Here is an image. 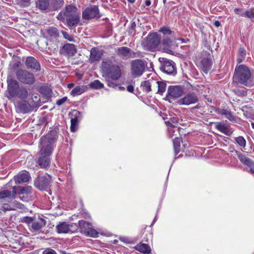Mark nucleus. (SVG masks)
Segmentation results:
<instances>
[{"mask_svg":"<svg viewBox=\"0 0 254 254\" xmlns=\"http://www.w3.org/2000/svg\"><path fill=\"white\" fill-rule=\"evenodd\" d=\"M56 138L50 135L43 136L40 141V151L38 157L35 160L36 166L41 168H47L50 164V156L52 153Z\"/></svg>","mask_w":254,"mask_h":254,"instance_id":"obj_1","label":"nucleus"},{"mask_svg":"<svg viewBox=\"0 0 254 254\" xmlns=\"http://www.w3.org/2000/svg\"><path fill=\"white\" fill-rule=\"evenodd\" d=\"M57 18L64 23L65 22L69 27H75L80 22V12L75 5H66L58 13Z\"/></svg>","mask_w":254,"mask_h":254,"instance_id":"obj_2","label":"nucleus"},{"mask_svg":"<svg viewBox=\"0 0 254 254\" xmlns=\"http://www.w3.org/2000/svg\"><path fill=\"white\" fill-rule=\"evenodd\" d=\"M233 80L248 87H251L254 84V77L249 68L244 64L236 67Z\"/></svg>","mask_w":254,"mask_h":254,"instance_id":"obj_3","label":"nucleus"},{"mask_svg":"<svg viewBox=\"0 0 254 254\" xmlns=\"http://www.w3.org/2000/svg\"><path fill=\"white\" fill-rule=\"evenodd\" d=\"M7 91L8 93L7 98L10 99L12 98H18L20 99H26L29 93L28 89L24 86H20L18 81L14 79H7Z\"/></svg>","mask_w":254,"mask_h":254,"instance_id":"obj_4","label":"nucleus"},{"mask_svg":"<svg viewBox=\"0 0 254 254\" xmlns=\"http://www.w3.org/2000/svg\"><path fill=\"white\" fill-rule=\"evenodd\" d=\"M102 66L107 72L108 78L117 80L121 77V69L118 65L111 64L110 61H104L102 63Z\"/></svg>","mask_w":254,"mask_h":254,"instance_id":"obj_5","label":"nucleus"},{"mask_svg":"<svg viewBox=\"0 0 254 254\" xmlns=\"http://www.w3.org/2000/svg\"><path fill=\"white\" fill-rule=\"evenodd\" d=\"M15 75L18 81L25 84L32 85L36 81L34 74L26 69H18Z\"/></svg>","mask_w":254,"mask_h":254,"instance_id":"obj_6","label":"nucleus"},{"mask_svg":"<svg viewBox=\"0 0 254 254\" xmlns=\"http://www.w3.org/2000/svg\"><path fill=\"white\" fill-rule=\"evenodd\" d=\"M130 71L134 77L141 76L145 71L146 62L142 60L136 59L130 62Z\"/></svg>","mask_w":254,"mask_h":254,"instance_id":"obj_7","label":"nucleus"},{"mask_svg":"<svg viewBox=\"0 0 254 254\" xmlns=\"http://www.w3.org/2000/svg\"><path fill=\"white\" fill-rule=\"evenodd\" d=\"M197 64L201 69L207 73L211 69L212 64L211 55L207 52H203L201 58L197 61Z\"/></svg>","mask_w":254,"mask_h":254,"instance_id":"obj_8","label":"nucleus"},{"mask_svg":"<svg viewBox=\"0 0 254 254\" xmlns=\"http://www.w3.org/2000/svg\"><path fill=\"white\" fill-rule=\"evenodd\" d=\"M79 228L81 232L84 233L86 236L91 237H97L98 233L92 228V225L84 220L78 221Z\"/></svg>","mask_w":254,"mask_h":254,"instance_id":"obj_9","label":"nucleus"},{"mask_svg":"<svg viewBox=\"0 0 254 254\" xmlns=\"http://www.w3.org/2000/svg\"><path fill=\"white\" fill-rule=\"evenodd\" d=\"M78 226L75 223L68 224L66 222H60L56 226V230L58 233H74L78 229Z\"/></svg>","mask_w":254,"mask_h":254,"instance_id":"obj_10","label":"nucleus"},{"mask_svg":"<svg viewBox=\"0 0 254 254\" xmlns=\"http://www.w3.org/2000/svg\"><path fill=\"white\" fill-rule=\"evenodd\" d=\"M51 181V176L47 174L44 176L37 178L34 181V185L38 189L44 190L49 187Z\"/></svg>","mask_w":254,"mask_h":254,"instance_id":"obj_11","label":"nucleus"},{"mask_svg":"<svg viewBox=\"0 0 254 254\" xmlns=\"http://www.w3.org/2000/svg\"><path fill=\"white\" fill-rule=\"evenodd\" d=\"M159 61L161 64V69L168 74H172L175 72L174 63L164 58H160Z\"/></svg>","mask_w":254,"mask_h":254,"instance_id":"obj_12","label":"nucleus"},{"mask_svg":"<svg viewBox=\"0 0 254 254\" xmlns=\"http://www.w3.org/2000/svg\"><path fill=\"white\" fill-rule=\"evenodd\" d=\"M100 17L99 10L96 5H92L82 12V18L84 19H90L92 18Z\"/></svg>","mask_w":254,"mask_h":254,"instance_id":"obj_13","label":"nucleus"},{"mask_svg":"<svg viewBox=\"0 0 254 254\" xmlns=\"http://www.w3.org/2000/svg\"><path fill=\"white\" fill-rule=\"evenodd\" d=\"M160 43V38L156 33L148 35L146 41V47L149 50L155 49Z\"/></svg>","mask_w":254,"mask_h":254,"instance_id":"obj_14","label":"nucleus"},{"mask_svg":"<svg viewBox=\"0 0 254 254\" xmlns=\"http://www.w3.org/2000/svg\"><path fill=\"white\" fill-rule=\"evenodd\" d=\"M198 101L197 96L194 93L189 92L185 95V96L180 99L178 103L180 105H190L194 104Z\"/></svg>","mask_w":254,"mask_h":254,"instance_id":"obj_15","label":"nucleus"},{"mask_svg":"<svg viewBox=\"0 0 254 254\" xmlns=\"http://www.w3.org/2000/svg\"><path fill=\"white\" fill-rule=\"evenodd\" d=\"M16 111L20 113H27L32 111V107L25 99H22L16 102L15 104Z\"/></svg>","mask_w":254,"mask_h":254,"instance_id":"obj_16","label":"nucleus"},{"mask_svg":"<svg viewBox=\"0 0 254 254\" xmlns=\"http://www.w3.org/2000/svg\"><path fill=\"white\" fill-rule=\"evenodd\" d=\"M117 55L122 59L127 60L130 58H133L132 55H134V52L130 49L127 47H121L116 50Z\"/></svg>","mask_w":254,"mask_h":254,"instance_id":"obj_17","label":"nucleus"},{"mask_svg":"<svg viewBox=\"0 0 254 254\" xmlns=\"http://www.w3.org/2000/svg\"><path fill=\"white\" fill-rule=\"evenodd\" d=\"M184 92V89L181 86H170L167 91V95L172 98H179L181 97Z\"/></svg>","mask_w":254,"mask_h":254,"instance_id":"obj_18","label":"nucleus"},{"mask_svg":"<svg viewBox=\"0 0 254 254\" xmlns=\"http://www.w3.org/2000/svg\"><path fill=\"white\" fill-rule=\"evenodd\" d=\"M25 65L28 69L39 71L41 69L40 64L39 62L33 57H28L25 62Z\"/></svg>","mask_w":254,"mask_h":254,"instance_id":"obj_19","label":"nucleus"},{"mask_svg":"<svg viewBox=\"0 0 254 254\" xmlns=\"http://www.w3.org/2000/svg\"><path fill=\"white\" fill-rule=\"evenodd\" d=\"M46 221L42 217H39L38 219L34 221L31 225L30 230L32 232L40 231L46 224Z\"/></svg>","mask_w":254,"mask_h":254,"instance_id":"obj_20","label":"nucleus"},{"mask_svg":"<svg viewBox=\"0 0 254 254\" xmlns=\"http://www.w3.org/2000/svg\"><path fill=\"white\" fill-rule=\"evenodd\" d=\"M103 55L102 51L98 50L97 48H92L90 50V55L89 61L90 63L98 61Z\"/></svg>","mask_w":254,"mask_h":254,"instance_id":"obj_21","label":"nucleus"},{"mask_svg":"<svg viewBox=\"0 0 254 254\" xmlns=\"http://www.w3.org/2000/svg\"><path fill=\"white\" fill-rule=\"evenodd\" d=\"M30 179V174L27 171L21 172L14 177L15 183L18 184L27 182Z\"/></svg>","mask_w":254,"mask_h":254,"instance_id":"obj_22","label":"nucleus"},{"mask_svg":"<svg viewBox=\"0 0 254 254\" xmlns=\"http://www.w3.org/2000/svg\"><path fill=\"white\" fill-rule=\"evenodd\" d=\"M134 249L144 254H149L151 251V248L148 245L141 243L137 244Z\"/></svg>","mask_w":254,"mask_h":254,"instance_id":"obj_23","label":"nucleus"},{"mask_svg":"<svg viewBox=\"0 0 254 254\" xmlns=\"http://www.w3.org/2000/svg\"><path fill=\"white\" fill-rule=\"evenodd\" d=\"M63 49L66 54L69 57H72L77 53L76 49L74 44H65Z\"/></svg>","mask_w":254,"mask_h":254,"instance_id":"obj_24","label":"nucleus"},{"mask_svg":"<svg viewBox=\"0 0 254 254\" xmlns=\"http://www.w3.org/2000/svg\"><path fill=\"white\" fill-rule=\"evenodd\" d=\"M152 83L158 88L157 94L162 95L166 90V83L163 81H152Z\"/></svg>","mask_w":254,"mask_h":254,"instance_id":"obj_25","label":"nucleus"},{"mask_svg":"<svg viewBox=\"0 0 254 254\" xmlns=\"http://www.w3.org/2000/svg\"><path fill=\"white\" fill-rule=\"evenodd\" d=\"M64 0H50V7L54 10H57L63 6Z\"/></svg>","mask_w":254,"mask_h":254,"instance_id":"obj_26","label":"nucleus"},{"mask_svg":"<svg viewBox=\"0 0 254 254\" xmlns=\"http://www.w3.org/2000/svg\"><path fill=\"white\" fill-rule=\"evenodd\" d=\"M36 6L41 10H46L50 7V0H38Z\"/></svg>","mask_w":254,"mask_h":254,"instance_id":"obj_27","label":"nucleus"},{"mask_svg":"<svg viewBox=\"0 0 254 254\" xmlns=\"http://www.w3.org/2000/svg\"><path fill=\"white\" fill-rule=\"evenodd\" d=\"M46 31L48 38H56L59 36L58 30L56 27H51L47 29Z\"/></svg>","mask_w":254,"mask_h":254,"instance_id":"obj_28","label":"nucleus"},{"mask_svg":"<svg viewBox=\"0 0 254 254\" xmlns=\"http://www.w3.org/2000/svg\"><path fill=\"white\" fill-rule=\"evenodd\" d=\"M74 112L75 113V115H74V117H71L70 120V130L72 132H75V131H76L78 125L77 116L76 115L77 112L76 111H74Z\"/></svg>","mask_w":254,"mask_h":254,"instance_id":"obj_29","label":"nucleus"},{"mask_svg":"<svg viewBox=\"0 0 254 254\" xmlns=\"http://www.w3.org/2000/svg\"><path fill=\"white\" fill-rule=\"evenodd\" d=\"M152 80H147V81H144L141 82V86L142 87L143 90L145 91L146 92H149L151 91V87L152 85L154 86V83H152Z\"/></svg>","mask_w":254,"mask_h":254,"instance_id":"obj_30","label":"nucleus"},{"mask_svg":"<svg viewBox=\"0 0 254 254\" xmlns=\"http://www.w3.org/2000/svg\"><path fill=\"white\" fill-rule=\"evenodd\" d=\"M85 91V87L84 86H76L71 91V95L75 96L79 95Z\"/></svg>","mask_w":254,"mask_h":254,"instance_id":"obj_31","label":"nucleus"},{"mask_svg":"<svg viewBox=\"0 0 254 254\" xmlns=\"http://www.w3.org/2000/svg\"><path fill=\"white\" fill-rule=\"evenodd\" d=\"M217 112L221 115L225 116L226 118L230 121H233L235 119L231 113L227 110L218 109L217 110Z\"/></svg>","mask_w":254,"mask_h":254,"instance_id":"obj_32","label":"nucleus"},{"mask_svg":"<svg viewBox=\"0 0 254 254\" xmlns=\"http://www.w3.org/2000/svg\"><path fill=\"white\" fill-rule=\"evenodd\" d=\"M246 55V50L243 48L241 47L239 49V51L238 54V58L237 59V61L238 63H241L244 61L245 59Z\"/></svg>","mask_w":254,"mask_h":254,"instance_id":"obj_33","label":"nucleus"},{"mask_svg":"<svg viewBox=\"0 0 254 254\" xmlns=\"http://www.w3.org/2000/svg\"><path fill=\"white\" fill-rule=\"evenodd\" d=\"M181 139L178 137H176L173 140L174 149L176 155L180 151Z\"/></svg>","mask_w":254,"mask_h":254,"instance_id":"obj_34","label":"nucleus"},{"mask_svg":"<svg viewBox=\"0 0 254 254\" xmlns=\"http://www.w3.org/2000/svg\"><path fill=\"white\" fill-rule=\"evenodd\" d=\"M235 141L238 144V145L243 148H245L246 146V140L245 139L241 136L235 138Z\"/></svg>","mask_w":254,"mask_h":254,"instance_id":"obj_35","label":"nucleus"},{"mask_svg":"<svg viewBox=\"0 0 254 254\" xmlns=\"http://www.w3.org/2000/svg\"><path fill=\"white\" fill-rule=\"evenodd\" d=\"M90 87L93 89H101L104 87L103 84L98 80H95L90 84Z\"/></svg>","mask_w":254,"mask_h":254,"instance_id":"obj_36","label":"nucleus"},{"mask_svg":"<svg viewBox=\"0 0 254 254\" xmlns=\"http://www.w3.org/2000/svg\"><path fill=\"white\" fill-rule=\"evenodd\" d=\"M20 189L19 194H29L31 192L32 188L30 186L25 187H18Z\"/></svg>","mask_w":254,"mask_h":254,"instance_id":"obj_37","label":"nucleus"},{"mask_svg":"<svg viewBox=\"0 0 254 254\" xmlns=\"http://www.w3.org/2000/svg\"><path fill=\"white\" fill-rule=\"evenodd\" d=\"M11 195V192L8 190H3L0 191V199L8 198Z\"/></svg>","mask_w":254,"mask_h":254,"instance_id":"obj_38","label":"nucleus"},{"mask_svg":"<svg viewBox=\"0 0 254 254\" xmlns=\"http://www.w3.org/2000/svg\"><path fill=\"white\" fill-rule=\"evenodd\" d=\"M12 204L16 208L22 210L24 211H26L27 209L25 208L24 204H22L21 203L15 200L12 202Z\"/></svg>","mask_w":254,"mask_h":254,"instance_id":"obj_39","label":"nucleus"},{"mask_svg":"<svg viewBox=\"0 0 254 254\" xmlns=\"http://www.w3.org/2000/svg\"><path fill=\"white\" fill-rule=\"evenodd\" d=\"M162 43L164 46L166 48H170L172 45V40L168 37L164 38Z\"/></svg>","mask_w":254,"mask_h":254,"instance_id":"obj_40","label":"nucleus"},{"mask_svg":"<svg viewBox=\"0 0 254 254\" xmlns=\"http://www.w3.org/2000/svg\"><path fill=\"white\" fill-rule=\"evenodd\" d=\"M245 17H247L250 19L254 18V9L251 8L245 11Z\"/></svg>","mask_w":254,"mask_h":254,"instance_id":"obj_41","label":"nucleus"},{"mask_svg":"<svg viewBox=\"0 0 254 254\" xmlns=\"http://www.w3.org/2000/svg\"><path fill=\"white\" fill-rule=\"evenodd\" d=\"M234 12L237 15H238L240 16L245 17V11L243 8L236 7L234 9Z\"/></svg>","mask_w":254,"mask_h":254,"instance_id":"obj_42","label":"nucleus"},{"mask_svg":"<svg viewBox=\"0 0 254 254\" xmlns=\"http://www.w3.org/2000/svg\"><path fill=\"white\" fill-rule=\"evenodd\" d=\"M160 32H162L164 35H171L172 33L171 30L170 29L169 27H162L160 30Z\"/></svg>","mask_w":254,"mask_h":254,"instance_id":"obj_43","label":"nucleus"},{"mask_svg":"<svg viewBox=\"0 0 254 254\" xmlns=\"http://www.w3.org/2000/svg\"><path fill=\"white\" fill-rule=\"evenodd\" d=\"M34 218L29 217V216H25L24 217L22 218V222H25L27 224H30L31 223H32V222L34 221Z\"/></svg>","mask_w":254,"mask_h":254,"instance_id":"obj_44","label":"nucleus"},{"mask_svg":"<svg viewBox=\"0 0 254 254\" xmlns=\"http://www.w3.org/2000/svg\"><path fill=\"white\" fill-rule=\"evenodd\" d=\"M226 127L224 124H221L220 123H217L215 125V128L221 132Z\"/></svg>","mask_w":254,"mask_h":254,"instance_id":"obj_45","label":"nucleus"},{"mask_svg":"<svg viewBox=\"0 0 254 254\" xmlns=\"http://www.w3.org/2000/svg\"><path fill=\"white\" fill-rule=\"evenodd\" d=\"M47 45L49 46V49L51 48L54 51L57 50L58 49V46L56 43H53L51 42H50L49 43H48Z\"/></svg>","mask_w":254,"mask_h":254,"instance_id":"obj_46","label":"nucleus"},{"mask_svg":"<svg viewBox=\"0 0 254 254\" xmlns=\"http://www.w3.org/2000/svg\"><path fill=\"white\" fill-rule=\"evenodd\" d=\"M67 98L66 97H64L62 98V99H60L57 101V104L58 106H61L63 105L64 103L65 102V101L67 100Z\"/></svg>","mask_w":254,"mask_h":254,"instance_id":"obj_47","label":"nucleus"},{"mask_svg":"<svg viewBox=\"0 0 254 254\" xmlns=\"http://www.w3.org/2000/svg\"><path fill=\"white\" fill-rule=\"evenodd\" d=\"M236 93L238 95L242 96H245L247 95V91H246L245 89L242 90H237Z\"/></svg>","mask_w":254,"mask_h":254,"instance_id":"obj_48","label":"nucleus"},{"mask_svg":"<svg viewBox=\"0 0 254 254\" xmlns=\"http://www.w3.org/2000/svg\"><path fill=\"white\" fill-rule=\"evenodd\" d=\"M43 254H57L56 252L51 249H47L45 250L43 252Z\"/></svg>","mask_w":254,"mask_h":254,"instance_id":"obj_49","label":"nucleus"},{"mask_svg":"<svg viewBox=\"0 0 254 254\" xmlns=\"http://www.w3.org/2000/svg\"><path fill=\"white\" fill-rule=\"evenodd\" d=\"M107 81L108 82V85L110 87L114 88L117 86V84H116L114 82L111 81L109 78H107Z\"/></svg>","mask_w":254,"mask_h":254,"instance_id":"obj_50","label":"nucleus"},{"mask_svg":"<svg viewBox=\"0 0 254 254\" xmlns=\"http://www.w3.org/2000/svg\"><path fill=\"white\" fill-rule=\"evenodd\" d=\"M21 65V63L20 62H16L12 65V67L13 69H15L18 68Z\"/></svg>","mask_w":254,"mask_h":254,"instance_id":"obj_51","label":"nucleus"},{"mask_svg":"<svg viewBox=\"0 0 254 254\" xmlns=\"http://www.w3.org/2000/svg\"><path fill=\"white\" fill-rule=\"evenodd\" d=\"M63 34L64 36V37H65V38H66V39H67L68 40H69L70 41H72V38H71V37L67 33H66L65 32L63 31Z\"/></svg>","mask_w":254,"mask_h":254,"instance_id":"obj_52","label":"nucleus"},{"mask_svg":"<svg viewBox=\"0 0 254 254\" xmlns=\"http://www.w3.org/2000/svg\"><path fill=\"white\" fill-rule=\"evenodd\" d=\"M222 132L227 135H229L231 133V132L230 131L229 129L228 128H227V127H225V128L223 130V131Z\"/></svg>","mask_w":254,"mask_h":254,"instance_id":"obj_53","label":"nucleus"},{"mask_svg":"<svg viewBox=\"0 0 254 254\" xmlns=\"http://www.w3.org/2000/svg\"><path fill=\"white\" fill-rule=\"evenodd\" d=\"M16 187H13L12 188V193H11V196L13 197V198H15V196L16 195Z\"/></svg>","mask_w":254,"mask_h":254,"instance_id":"obj_54","label":"nucleus"},{"mask_svg":"<svg viewBox=\"0 0 254 254\" xmlns=\"http://www.w3.org/2000/svg\"><path fill=\"white\" fill-rule=\"evenodd\" d=\"M127 90L130 93H133L134 91V87L132 85L127 86Z\"/></svg>","mask_w":254,"mask_h":254,"instance_id":"obj_55","label":"nucleus"},{"mask_svg":"<svg viewBox=\"0 0 254 254\" xmlns=\"http://www.w3.org/2000/svg\"><path fill=\"white\" fill-rule=\"evenodd\" d=\"M24 6H28L29 4L30 0H21Z\"/></svg>","mask_w":254,"mask_h":254,"instance_id":"obj_56","label":"nucleus"},{"mask_svg":"<svg viewBox=\"0 0 254 254\" xmlns=\"http://www.w3.org/2000/svg\"><path fill=\"white\" fill-rule=\"evenodd\" d=\"M214 25L216 27H218L220 26V22H219V21H215L214 22Z\"/></svg>","mask_w":254,"mask_h":254,"instance_id":"obj_57","label":"nucleus"},{"mask_svg":"<svg viewBox=\"0 0 254 254\" xmlns=\"http://www.w3.org/2000/svg\"><path fill=\"white\" fill-rule=\"evenodd\" d=\"M200 88H201V87H200V86H198V88L195 87V88H193V89H194V90H195L197 91H198V92H200V93L202 94V92H200V90H201V89H200Z\"/></svg>","mask_w":254,"mask_h":254,"instance_id":"obj_58","label":"nucleus"},{"mask_svg":"<svg viewBox=\"0 0 254 254\" xmlns=\"http://www.w3.org/2000/svg\"><path fill=\"white\" fill-rule=\"evenodd\" d=\"M145 4L146 6H149L151 4V1L150 0H146L145 1Z\"/></svg>","mask_w":254,"mask_h":254,"instance_id":"obj_59","label":"nucleus"},{"mask_svg":"<svg viewBox=\"0 0 254 254\" xmlns=\"http://www.w3.org/2000/svg\"><path fill=\"white\" fill-rule=\"evenodd\" d=\"M166 124H167L168 126H170L171 127L173 128L174 127V126L172 125V123H170L169 122H166Z\"/></svg>","mask_w":254,"mask_h":254,"instance_id":"obj_60","label":"nucleus"},{"mask_svg":"<svg viewBox=\"0 0 254 254\" xmlns=\"http://www.w3.org/2000/svg\"><path fill=\"white\" fill-rule=\"evenodd\" d=\"M166 52L167 53H169V54H172V53H173V51H171V50H169V49H167L166 50Z\"/></svg>","mask_w":254,"mask_h":254,"instance_id":"obj_61","label":"nucleus"},{"mask_svg":"<svg viewBox=\"0 0 254 254\" xmlns=\"http://www.w3.org/2000/svg\"><path fill=\"white\" fill-rule=\"evenodd\" d=\"M5 210H7V211H9V210H15V208H5Z\"/></svg>","mask_w":254,"mask_h":254,"instance_id":"obj_62","label":"nucleus"},{"mask_svg":"<svg viewBox=\"0 0 254 254\" xmlns=\"http://www.w3.org/2000/svg\"><path fill=\"white\" fill-rule=\"evenodd\" d=\"M119 89L121 90H124L125 89V88L123 86H120Z\"/></svg>","mask_w":254,"mask_h":254,"instance_id":"obj_63","label":"nucleus"},{"mask_svg":"<svg viewBox=\"0 0 254 254\" xmlns=\"http://www.w3.org/2000/svg\"><path fill=\"white\" fill-rule=\"evenodd\" d=\"M73 86V84L72 83H70V84H69L68 85V88H71L72 87V86Z\"/></svg>","mask_w":254,"mask_h":254,"instance_id":"obj_64","label":"nucleus"}]
</instances>
